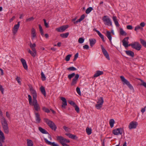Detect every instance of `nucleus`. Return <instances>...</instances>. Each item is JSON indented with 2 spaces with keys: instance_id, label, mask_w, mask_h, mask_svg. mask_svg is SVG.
<instances>
[{
  "instance_id": "f257e3e1",
  "label": "nucleus",
  "mask_w": 146,
  "mask_h": 146,
  "mask_svg": "<svg viewBox=\"0 0 146 146\" xmlns=\"http://www.w3.org/2000/svg\"><path fill=\"white\" fill-rule=\"evenodd\" d=\"M30 90L32 95L33 100L32 101V98L31 96L30 95H28V96L29 104L30 105L33 106L34 109L36 111H39L40 110V107L36 99L37 97L36 92L32 87H30Z\"/></svg>"
},
{
  "instance_id": "f03ea898",
  "label": "nucleus",
  "mask_w": 146,
  "mask_h": 146,
  "mask_svg": "<svg viewBox=\"0 0 146 146\" xmlns=\"http://www.w3.org/2000/svg\"><path fill=\"white\" fill-rule=\"evenodd\" d=\"M1 123L4 132L8 134L9 133L8 124L5 119L2 117L1 119Z\"/></svg>"
},
{
  "instance_id": "7ed1b4c3",
  "label": "nucleus",
  "mask_w": 146,
  "mask_h": 146,
  "mask_svg": "<svg viewBox=\"0 0 146 146\" xmlns=\"http://www.w3.org/2000/svg\"><path fill=\"white\" fill-rule=\"evenodd\" d=\"M44 121L52 130H54V131L56 130L57 127L53 122L47 118H44Z\"/></svg>"
},
{
  "instance_id": "20e7f679",
  "label": "nucleus",
  "mask_w": 146,
  "mask_h": 146,
  "mask_svg": "<svg viewBox=\"0 0 146 146\" xmlns=\"http://www.w3.org/2000/svg\"><path fill=\"white\" fill-rule=\"evenodd\" d=\"M131 46L132 48L139 51L141 50L142 46L141 44L138 42H135L129 44V46Z\"/></svg>"
},
{
  "instance_id": "39448f33",
  "label": "nucleus",
  "mask_w": 146,
  "mask_h": 146,
  "mask_svg": "<svg viewBox=\"0 0 146 146\" xmlns=\"http://www.w3.org/2000/svg\"><path fill=\"white\" fill-rule=\"evenodd\" d=\"M123 131V128H119L113 130L112 133L115 135H118L119 134L121 135Z\"/></svg>"
},
{
  "instance_id": "423d86ee",
  "label": "nucleus",
  "mask_w": 146,
  "mask_h": 146,
  "mask_svg": "<svg viewBox=\"0 0 146 146\" xmlns=\"http://www.w3.org/2000/svg\"><path fill=\"white\" fill-rule=\"evenodd\" d=\"M120 78L121 81L123 82V84H126L131 89L133 88L132 86L130 84L129 82L123 76H120Z\"/></svg>"
},
{
  "instance_id": "0eeeda50",
  "label": "nucleus",
  "mask_w": 146,
  "mask_h": 146,
  "mask_svg": "<svg viewBox=\"0 0 146 146\" xmlns=\"http://www.w3.org/2000/svg\"><path fill=\"white\" fill-rule=\"evenodd\" d=\"M102 20L104 22H106L105 25L110 26L112 25L111 22L108 16H105L103 17L102 18Z\"/></svg>"
},
{
  "instance_id": "6e6552de",
  "label": "nucleus",
  "mask_w": 146,
  "mask_h": 146,
  "mask_svg": "<svg viewBox=\"0 0 146 146\" xmlns=\"http://www.w3.org/2000/svg\"><path fill=\"white\" fill-rule=\"evenodd\" d=\"M137 122L136 121H132L129 124L128 127L129 129H135L136 128L138 125Z\"/></svg>"
},
{
  "instance_id": "1a4fd4ad",
  "label": "nucleus",
  "mask_w": 146,
  "mask_h": 146,
  "mask_svg": "<svg viewBox=\"0 0 146 146\" xmlns=\"http://www.w3.org/2000/svg\"><path fill=\"white\" fill-rule=\"evenodd\" d=\"M0 146H3L2 143L4 142L5 137L3 132L0 130Z\"/></svg>"
},
{
  "instance_id": "9d476101",
  "label": "nucleus",
  "mask_w": 146,
  "mask_h": 146,
  "mask_svg": "<svg viewBox=\"0 0 146 146\" xmlns=\"http://www.w3.org/2000/svg\"><path fill=\"white\" fill-rule=\"evenodd\" d=\"M102 51L104 56L106 57V58L108 60H110V58L109 56V55L106 51V50L104 47L102 45L101 46Z\"/></svg>"
},
{
  "instance_id": "9b49d317",
  "label": "nucleus",
  "mask_w": 146,
  "mask_h": 146,
  "mask_svg": "<svg viewBox=\"0 0 146 146\" xmlns=\"http://www.w3.org/2000/svg\"><path fill=\"white\" fill-rule=\"evenodd\" d=\"M20 22H18L17 24L15 25L13 29V33L14 35L16 34L19 29L20 26Z\"/></svg>"
},
{
  "instance_id": "f8f14e48",
  "label": "nucleus",
  "mask_w": 146,
  "mask_h": 146,
  "mask_svg": "<svg viewBox=\"0 0 146 146\" xmlns=\"http://www.w3.org/2000/svg\"><path fill=\"white\" fill-rule=\"evenodd\" d=\"M129 38L128 37L125 38L122 41L123 45L125 47L127 48L129 46L128 40Z\"/></svg>"
},
{
  "instance_id": "ddd939ff",
  "label": "nucleus",
  "mask_w": 146,
  "mask_h": 146,
  "mask_svg": "<svg viewBox=\"0 0 146 146\" xmlns=\"http://www.w3.org/2000/svg\"><path fill=\"white\" fill-rule=\"evenodd\" d=\"M68 27V25L62 26L57 28L56 30L58 32H63Z\"/></svg>"
},
{
  "instance_id": "4468645a",
  "label": "nucleus",
  "mask_w": 146,
  "mask_h": 146,
  "mask_svg": "<svg viewBox=\"0 0 146 146\" xmlns=\"http://www.w3.org/2000/svg\"><path fill=\"white\" fill-rule=\"evenodd\" d=\"M61 100L63 102L62 103V107L64 108H65V106H67V104L66 102V98L63 97H61L60 98Z\"/></svg>"
},
{
  "instance_id": "2eb2a0df",
  "label": "nucleus",
  "mask_w": 146,
  "mask_h": 146,
  "mask_svg": "<svg viewBox=\"0 0 146 146\" xmlns=\"http://www.w3.org/2000/svg\"><path fill=\"white\" fill-rule=\"evenodd\" d=\"M79 77V75L78 74H77L76 75L74 78L72 80L71 84V85L73 86L76 84Z\"/></svg>"
},
{
  "instance_id": "dca6fc26",
  "label": "nucleus",
  "mask_w": 146,
  "mask_h": 146,
  "mask_svg": "<svg viewBox=\"0 0 146 146\" xmlns=\"http://www.w3.org/2000/svg\"><path fill=\"white\" fill-rule=\"evenodd\" d=\"M20 60L23 65V67L25 69L27 70V69L28 66L25 60L23 58H21Z\"/></svg>"
},
{
  "instance_id": "f3484780",
  "label": "nucleus",
  "mask_w": 146,
  "mask_h": 146,
  "mask_svg": "<svg viewBox=\"0 0 146 146\" xmlns=\"http://www.w3.org/2000/svg\"><path fill=\"white\" fill-rule=\"evenodd\" d=\"M106 36L108 37L109 40L111 44H112L111 40L112 39L111 35V33L108 31H106Z\"/></svg>"
},
{
  "instance_id": "a211bd4d",
  "label": "nucleus",
  "mask_w": 146,
  "mask_h": 146,
  "mask_svg": "<svg viewBox=\"0 0 146 146\" xmlns=\"http://www.w3.org/2000/svg\"><path fill=\"white\" fill-rule=\"evenodd\" d=\"M44 140L46 143L47 144L52 145V146H59L58 145L56 144L54 142L51 143L50 141H48L46 139L44 138Z\"/></svg>"
},
{
  "instance_id": "6ab92c4d",
  "label": "nucleus",
  "mask_w": 146,
  "mask_h": 146,
  "mask_svg": "<svg viewBox=\"0 0 146 146\" xmlns=\"http://www.w3.org/2000/svg\"><path fill=\"white\" fill-rule=\"evenodd\" d=\"M90 45L91 47H92L95 44L96 42V40L94 38H90L89 39Z\"/></svg>"
},
{
  "instance_id": "aec40b11",
  "label": "nucleus",
  "mask_w": 146,
  "mask_h": 146,
  "mask_svg": "<svg viewBox=\"0 0 146 146\" xmlns=\"http://www.w3.org/2000/svg\"><path fill=\"white\" fill-rule=\"evenodd\" d=\"M125 52L127 55L132 57H133L134 56V52L130 50H126Z\"/></svg>"
},
{
  "instance_id": "412c9836",
  "label": "nucleus",
  "mask_w": 146,
  "mask_h": 146,
  "mask_svg": "<svg viewBox=\"0 0 146 146\" xmlns=\"http://www.w3.org/2000/svg\"><path fill=\"white\" fill-rule=\"evenodd\" d=\"M57 139L59 140V142L61 144L64 143L65 138L62 136H58L57 137Z\"/></svg>"
},
{
  "instance_id": "4be33fe9",
  "label": "nucleus",
  "mask_w": 146,
  "mask_h": 146,
  "mask_svg": "<svg viewBox=\"0 0 146 146\" xmlns=\"http://www.w3.org/2000/svg\"><path fill=\"white\" fill-rule=\"evenodd\" d=\"M36 118V121L37 123H39L40 122V115L38 113L36 112H35Z\"/></svg>"
},
{
  "instance_id": "5701e85b",
  "label": "nucleus",
  "mask_w": 146,
  "mask_h": 146,
  "mask_svg": "<svg viewBox=\"0 0 146 146\" xmlns=\"http://www.w3.org/2000/svg\"><path fill=\"white\" fill-rule=\"evenodd\" d=\"M29 46L33 51L35 52L36 50L35 47L36 46V44L35 43L32 44L31 42H30Z\"/></svg>"
},
{
  "instance_id": "b1692460",
  "label": "nucleus",
  "mask_w": 146,
  "mask_h": 146,
  "mask_svg": "<svg viewBox=\"0 0 146 146\" xmlns=\"http://www.w3.org/2000/svg\"><path fill=\"white\" fill-rule=\"evenodd\" d=\"M27 50L28 51V52L32 56L35 57L36 56V51H35H35H33V52L29 48L27 49Z\"/></svg>"
},
{
  "instance_id": "393cba45",
  "label": "nucleus",
  "mask_w": 146,
  "mask_h": 146,
  "mask_svg": "<svg viewBox=\"0 0 146 146\" xmlns=\"http://www.w3.org/2000/svg\"><path fill=\"white\" fill-rule=\"evenodd\" d=\"M85 17V16L84 14H83L81 15L80 18L78 20H77L75 22H74V24H76L78 22H80L82 20H83Z\"/></svg>"
},
{
  "instance_id": "a878e982",
  "label": "nucleus",
  "mask_w": 146,
  "mask_h": 146,
  "mask_svg": "<svg viewBox=\"0 0 146 146\" xmlns=\"http://www.w3.org/2000/svg\"><path fill=\"white\" fill-rule=\"evenodd\" d=\"M32 39H33L36 36L35 30L34 28H32L31 29Z\"/></svg>"
},
{
  "instance_id": "bb28decb",
  "label": "nucleus",
  "mask_w": 146,
  "mask_h": 146,
  "mask_svg": "<svg viewBox=\"0 0 146 146\" xmlns=\"http://www.w3.org/2000/svg\"><path fill=\"white\" fill-rule=\"evenodd\" d=\"M40 90L42 93L45 97L46 96V93L44 87L43 86H41L40 88Z\"/></svg>"
},
{
  "instance_id": "cd10ccee",
  "label": "nucleus",
  "mask_w": 146,
  "mask_h": 146,
  "mask_svg": "<svg viewBox=\"0 0 146 146\" xmlns=\"http://www.w3.org/2000/svg\"><path fill=\"white\" fill-rule=\"evenodd\" d=\"M38 129L43 134H47L48 133V132H47L45 129L42 128L40 127H38Z\"/></svg>"
},
{
  "instance_id": "c85d7f7f",
  "label": "nucleus",
  "mask_w": 146,
  "mask_h": 146,
  "mask_svg": "<svg viewBox=\"0 0 146 146\" xmlns=\"http://www.w3.org/2000/svg\"><path fill=\"white\" fill-rule=\"evenodd\" d=\"M27 146H33V142L31 140L27 139Z\"/></svg>"
},
{
  "instance_id": "c756f323",
  "label": "nucleus",
  "mask_w": 146,
  "mask_h": 146,
  "mask_svg": "<svg viewBox=\"0 0 146 146\" xmlns=\"http://www.w3.org/2000/svg\"><path fill=\"white\" fill-rule=\"evenodd\" d=\"M113 19L116 26L117 27L119 26V25L117 19L116 17L115 16L113 17Z\"/></svg>"
},
{
  "instance_id": "7c9ffc66",
  "label": "nucleus",
  "mask_w": 146,
  "mask_h": 146,
  "mask_svg": "<svg viewBox=\"0 0 146 146\" xmlns=\"http://www.w3.org/2000/svg\"><path fill=\"white\" fill-rule=\"evenodd\" d=\"M65 135L68 136L69 138L72 139H74L76 137L75 135L69 133H66Z\"/></svg>"
},
{
  "instance_id": "2f4dec72",
  "label": "nucleus",
  "mask_w": 146,
  "mask_h": 146,
  "mask_svg": "<svg viewBox=\"0 0 146 146\" xmlns=\"http://www.w3.org/2000/svg\"><path fill=\"white\" fill-rule=\"evenodd\" d=\"M104 102L103 98L102 97H100L98 99L97 103L100 104H103Z\"/></svg>"
},
{
  "instance_id": "473e14b6",
  "label": "nucleus",
  "mask_w": 146,
  "mask_h": 146,
  "mask_svg": "<svg viewBox=\"0 0 146 146\" xmlns=\"http://www.w3.org/2000/svg\"><path fill=\"white\" fill-rule=\"evenodd\" d=\"M114 123L115 121L113 119H111L109 121V124L111 128H112L113 127Z\"/></svg>"
},
{
  "instance_id": "72a5a7b5",
  "label": "nucleus",
  "mask_w": 146,
  "mask_h": 146,
  "mask_svg": "<svg viewBox=\"0 0 146 146\" xmlns=\"http://www.w3.org/2000/svg\"><path fill=\"white\" fill-rule=\"evenodd\" d=\"M92 131V129L90 128H89L88 127H87L86 129V132L88 135H90L91 134Z\"/></svg>"
},
{
  "instance_id": "f704fd0d",
  "label": "nucleus",
  "mask_w": 146,
  "mask_h": 146,
  "mask_svg": "<svg viewBox=\"0 0 146 146\" xmlns=\"http://www.w3.org/2000/svg\"><path fill=\"white\" fill-rule=\"evenodd\" d=\"M140 42L146 48V41L142 39H140Z\"/></svg>"
},
{
  "instance_id": "c9c22d12",
  "label": "nucleus",
  "mask_w": 146,
  "mask_h": 146,
  "mask_svg": "<svg viewBox=\"0 0 146 146\" xmlns=\"http://www.w3.org/2000/svg\"><path fill=\"white\" fill-rule=\"evenodd\" d=\"M93 9V8L91 7H90L87 9L86 11V13L87 14H89L92 10Z\"/></svg>"
},
{
  "instance_id": "e433bc0d",
  "label": "nucleus",
  "mask_w": 146,
  "mask_h": 146,
  "mask_svg": "<svg viewBox=\"0 0 146 146\" xmlns=\"http://www.w3.org/2000/svg\"><path fill=\"white\" fill-rule=\"evenodd\" d=\"M120 34L122 35H126L127 33L123 30L121 28L120 29Z\"/></svg>"
},
{
  "instance_id": "4c0bfd02",
  "label": "nucleus",
  "mask_w": 146,
  "mask_h": 146,
  "mask_svg": "<svg viewBox=\"0 0 146 146\" xmlns=\"http://www.w3.org/2000/svg\"><path fill=\"white\" fill-rule=\"evenodd\" d=\"M69 35L68 33H63L60 35V36L63 38H66L68 37Z\"/></svg>"
},
{
  "instance_id": "58836bf2",
  "label": "nucleus",
  "mask_w": 146,
  "mask_h": 146,
  "mask_svg": "<svg viewBox=\"0 0 146 146\" xmlns=\"http://www.w3.org/2000/svg\"><path fill=\"white\" fill-rule=\"evenodd\" d=\"M102 104H99L97 103L96 105V108L98 110L102 108Z\"/></svg>"
},
{
  "instance_id": "ea45409f",
  "label": "nucleus",
  "mask_w": 146,
  "mask_h": 146,
  "mask_svg": "<svg viewBox=\"0 0 146 146\" xmlns=\"http://www.w3.org/2000/svg\"><path fill=\"white\" fill-rule=\"evenodd\" d=\"M43 110L45 112L49 113L50 112V111L48 108H45V107H43L42 108Z\"/></svg>"
},
{
  "instance_id": "a19ab883",
  "label": "nucleus",
  "mask_w": 146,
  "mask_h": 146,
  "mask_svg": "<svg viewBox=\"0 0 146 146\" xmlns=\"http://www.w3.org/2000/svg\"><path fill=\"white\" fill-rule=\"evenodd\" d=\"M72 56L71 54H68L66 57L65 60L66 61H68L70 60V57Z\"/></svg>"
},
{
  "instance_id": "79ce46f5",
  "label": "nucleus",
  "mask_w": 146,
  "mask_h": 146,
  "mask_svg": "<svg viewBox=\"0 0 146 146\" xmlns=\"http://www.w3.org/2000/svg\"><path fill=\"white\" fill-rule=\"evenodd\" d=\"M67 70L70 71H74L76 70V69L74 67H71L69 68H68Z\"/></svg>"
},
{
  "instance_id": "37998d69",
  "label": "nucleus",
  "mask_w": 146,
  "mask_h": 146,
  "mask_svg": "<svg viewBox=\"0 0 146 146\" xmlns=\"http://www.w3.org/2000/svg\"><path fill=\"white\" fill-rule=\"evenodd\" d=\"M34 18L33 17L27 19L26 20V22H29L33 21L34 19Z\"/></svg>"
},
{
  "instance_id": "c03bdc74",
  "label": "nucleus",
  "mask_w": 146,
  "mask_h": 146,
  "mask_svg": "<svg viewBox=\"0 0 146 146\" xmlns=\"http://www.w3.org/2000/svg\"><path fill=\"white\" fill-rule=\"evenodd\" d=\"M41 78L42 81H44L46 80V76L44 74H41Z\"/></svg>"
},
{
  "instance_id": "a18cd8bd",
  "label": "nucleus",
  "mask_w": 146,
  "mask_h": 146,
  "mask_svg": "<svg viewBox=\"0 0 146 146\" xmlns=\"http://www.w3.org/2000/svg\"><path fill=\"white\" fill-rule=\"evenodd\" d=\"M84 39L83 38L81 37L78 40V42L80 44L84 42Z\"/></svg>"
},
{
  "instance_id": "49530a36",
  "label": "nucleus",
  "mask_w": 146,
  "mask_h": 146,
  "mask_svg": "<svg viewBox=\"0 0 146 146\" xmlns=\"http://www.w3.org/2000/svg\"><path fill=\"white\" fill-rule=\"evenodd\" d=\"M65 131L67 132H69L70 131V129L68 127H67L66 126H64L63 127Z\"/></svg>"
},
{
  "instance_id": "de8ad7c7",
  "label": "nucleus",
  "mask_w": 146,
  "mask_h": 146,
  "mask_svg": "<svg viewBox=\"0 0 146 146\" xmlns=\"http://www.w3.org/2000/svg\"><path fill=\"white\" fill-rule=\"evenodd\" d=\"M68 102L71 105H72L73 106H75L76 104L72 100H69Z\"/></svg>"
},
{
  "instance_id": "09e8293b",
  "label": "nucleus",
  "mask_w": 146,
  "mask_h": 146,
  "mask_svg": "<svg viewBox=\"0 0 146 146\" xmlns=\"http://www.w3.org/2000/svg\"><path fill=\"white\" fill-rule=\"evenodd\" d=\"M75 108V110L77 111V113H79V108L78 106L76 105L74 106Z\"/></svg>"
},
{
  "instance_id": "8fccbe9b",
  "label": "nucleus",
  "mask_w": 146,
  "mask_h": 146,
  "mask_svg": "<svg viewBox=\"0 0 146 146\" xmlns=\"http://www.w3.org/2000/svg\"><path fill=\"white\" fill-rule=\"evenodd\" d=\"M76 90L78 94L80 95H81V93L80 91V88L79 87H77L76 89Z\"/></svg>"
},
{
  "instance_id": "3c124183",
  "label": "nucleus",
  "mask_w": 146,
  "mask_h": 146,
  "mask_svg": "<svg viewBox=\"0 0 146 146\" xmlns=\"http://www.w3.org/2000/svg\"><path fill=\"white\" fill-rule=\"evenodd\" d=\"M78 53H76L74 55V58L73 60V61H75L76 60L77 58L78 57Z\"/></svg>"
},
{
  "instance_id": "603ef678",
  "label": "nucleus",
  "mask_w": 146,
  "mask_h": 146,
  "mask_svg": "<svg viewBox=\"0 0 146 146\" xmlns=\"http://www.w3.org/2000/svg\"><path fill=\"white\" fill-rule=\"evenodd\" d=\"M20 80V78L18 76L16 78V80L19 83L20 85L21 84V82Z\"/></svg>"
},
{
  "instance_id": "864d4df0",
  "label": "nucleus",
  "mask_w": 146,
  "mask_h": 146,
  "mask_svg": "<svg viewBox=\"0 0 146 146\" xmlns=\"http://www.w3.org/2000/svg\"><path fill=\"white\" fill-rule=\"evenodd\" d=\"M75 75V74H71L68 75V77L69 79H70L72 78Z\"/></svg>"
},
{
  "instance_id": "5fc2aeb1",
  "label": "nucleus",
  "mask_w": 146,
  "mask_h": 146,
  "mask_svg": "<svg viewBox=\"0 0 146 146\" xmlns=\"http://www.w3.org/2000/svg\"><path fill=\"white\" fill-rule=\"evenodd\" d=\"M141 29V27L140 26H137V27H135V30L136 31H137L138 30H139V29ZM142 29H143L142 28Z\"/></svg>"
},
{
  "instance_id": "6e6d98bb",
  "label": "nucleus",
  "mask_w": 146,
  "mask_h": 146,
  "mask_svg": "<svg viewBox=\"0 0 146 146\" xmlns=\"http://www.w3.org/2000/svg\"><path fill=\"white\" fill-rule=\"evenodd\" d=\"M0 90L2 94H3L4 88H3L2 86L0 85Z\"/></svg>"
},
{
  "instance_id": "4d7b16f0",
  "label": "nucleus",
  "mask_w": 146,
  "mask_h": 146,
  "mask_svg": "<svg viewBox=\"0 0 146 146\" xmlns=\"http://www.w3.org/2000/svg\"><path fill=\"white\" fill-rule=\"evenodd\" d=\"M83 48L84 49H88L89 48V47L88 45L85 44L83 46Z\"/></svg>"
},
{
  "instance_id": "13d9d810",
  "label": "nucleus",
  "mask_w": 146,
  "mask_h": 146,
  "mask_svg": "<svg viewBox=\"0 0 146 146\" xmlns=\"http://www.w3.org/2000/svg\"><path fill=\"white\" fill-rule=\"evenodd\" d=\"M146 108V106H145L144 108H142V109H141V112L142 113H144L145 111Z\"/></svg>"
},
{
  "instance_id": "bf43d9fd",
  "label": "nucleus",
  "mask_w": 146,
  "mask_h": 146,
  "mask_svg": "<svg viewBox=\"0 0 146 146\" xmlns=\"http://www.w3.org/2000/svg\"><path fill=\"white\" fill-rule=\"evenodd\" d=\"M127 28L128 29L131 30L133 29V27L131 25H128L127 26Z\"/></svg>"
},
{
  "instance_id": "052dcab7",
  "label": "nucleus",
  "mask_w": 146,
  "mask_h": 146,
  "mask_svg": "<svg viewBox=\"0 0 146 146\" xmlns=\"http://www.w3.org/2000/svg\"><path fill=\"white\" fill-rule=\"evenodd\" d=\"M100 37L102 38V41L104 42H105V40L104 37V36L102 34H101L100 36H99Z\"/></svg>"
},
{
  "instance_id": "680f3d73",
  "label": "nucleus",
  "mask_w": 146,
  "mask_h": 146,
  "mask_svg": "<svg viewBox=\"0 0 146 146\" xmlns=\"http://www.w3.org/2000/svg\"><path fill=\"white\" fill-rule=\"evenodd\" d=\"M94 31H96V32L97 33L98 35H99V36H100V35L101 34L99 32V31H98L96 29H94Z\"/></svg>"
},
{
  "instance_id": "e2e57ef3",
  "label": "nucleus",
  "mask_w": 146,
  "mask_h": 146,
  "mask_svg": "<svg viewBox=\"0 0 146 146\" xmlns=\"http://www.w3.org/2000/svg\"><path fill=\"white\" fill-rule=\"evenodd\" d=\"M145 23L144 22H141L140 24V27H144L145 25Z\"/></svg>"
},
{
  "instance_id": "0e129e2a",
  "label": "nucleus",
  "mask_w": 146,
  "mask_h": 146,
  "mask_svg": "<svg viewBox=\"0 0 146 146\" xmlns=\"http://www.w3.org/2000/svg\"><path fill=\"white\" fill-rule=\"evenodd\" d=\"M140 85L143 86L145 88H146V82H144L140 84Z\"/></svg>"
},
{
  "instance_id": "69168bd1",
  "label": "nucleus",
  "mask_w": 146,
  "mask_h": 146,
  "mask_svg": "<svg viewBox=\"0 0 146 146\" xmlns=\"http://www.w3.org/2000/svg\"><path fill=\"white\" fill-rule=\"evenodd\" d=\"M102 74H95L94 76V77H96L99 76Z\"/></svg>"
},
{
  "instance_id": "338daca9",
  "label": "nucleus",
  "mask_w": 146,
  "mask_h": 146,
  "mask_svg": "<svg viewBox=\"0 0 146 146\" xmlns=\"http://www.w3.org/2000/svg\"><path fill=\"white\" fill-rule=\"evenodd\" d=\"M6 115L7 117L9 118V119H10V114L8 113V112H6Z\"/></svg>"
},
{
  "instance_id": "774afa93",
  "label": "nucleus",
  "mask_w": 146,
  "mask_h": 146,
  "mask_svg": "<svg viewBox=\"0 0 146 146\" xmlns=\"http://www.w3.org/2000/svg\"><path fill=\"white\" fill-rule=\"evenodd\" d=\"M70 141L69 140H68L66 139L65 138L64 141V143H69Z\"/></svg>"
}]
</instances>
